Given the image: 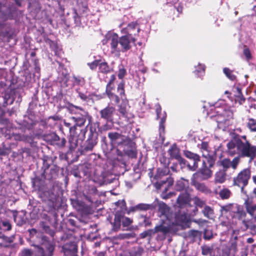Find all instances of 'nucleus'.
<instances>
[{
    "mask_svg": "<svg viewBox=\"0 0 256 256\" xmlns=\"http://www.w3.org/2000/svg\"><path fill=\"white\" fill-rule=\"evenodd\" d=\"M241 137L245 140L244 142L240 138H236L227 144L228 154L230 156L240 154L242 156L254 158L256 154V146H252L246 140V136Z\"/></svg>",
    "mask_w": 256,
    "mask_h": 256,
    "instance_id": "f257e3e1",
    "label": "nucleus"
},
{
    "mask_svg": "<svg viewBox=\"0 0 256 256\" xmlns=\"http://www.w3.org/2000/svg\"><path fill=\"white\" fill-rule=\"evenodd\" d=\"M105 40L106 43L110 45L112 52H126L128 50V35L122 36L119 38L116 34H110L106 35Z\"/></svg>",
    "mask_w": 256,
    "mask_h": 256,
    "instance_id": "f03ea898",
    "label": "nucleus"
},
{
    "mask_svg": "<svg viewBox=\"0 0 256 256\" xmlns=\"http://www.w3.org/2000/svg\"><path fill=\"white\" fill-rule=\"evenodd\" d=\"M116 208L115 209L120 208V210H117L115 215L114 221L112 222V230L118 231L120 227L121 222L124 227L128 226V218L124 217V212L126 210V202L124 200H119L114 203Z\"/></svg>",
    "mask_w": 256,
    "mask_h": 256,
    "instance_id": "7ed1b4c3",
    "label": "nucleus"
},
{
    "mask_svg": "<svg viewBox=\"0 0 256 256\" xmlns=\"http://www.w3.org/2000/svg\"><path fill=\"white\" fill-rule=\"evenodd\" d=\"M76 110L70 109V112L74 116L70 118V120H72L74 124L78 126L79 127L84 126L86 123V120H88V124L87 126H90L92 128V116L88 112L85 110L81 107L78 106H74Z\"/></svg>",
    "mask_w": 256,
    "mask_h": 256,
    "instance_id": "20e7f679",
    "label": "nucleus"
},
{
    "mask_svg": "<svg viewBox=\"0 0 256 256\" xmlns=\"http://www.w3.org/2000/svg\"><path fill=\"white\" fill-rule=\"evenodd\" d=\"M251 172L250 168H244L241 170L238 175L233 178V184L240 188L241 192L246 194L244 188L248 185L250 178Z\"/></svg>",
    "mask_w": 256,
    "mask_h": 256,
    "instance_id": "39448f33",
    "label": "nucleus"
},
{
    "mask_svg": "<svg viewBox=\"0 0 256 256\" xmlns=\"http://www.w3.org/2000/svg\"><path fill=\"white\" fill-rule=\"evenodd\" d=\"M217 112L219 113L216 118L218 126L224 130L230 124V120L232 118L233 112L229 109H224L222 112Z\"/></svg>",
    "mask_w": 256,
    "mask_h": 256,
    "instance_id": "423d86ee",
    "label": "nucleus"
},
{
    "mask_svg": "<svg viewBox=\"0 0 256 256\" xmlns=\"http://www.w3.org/2000/svg\"><path fill=\"white\" fill-rule=\"evenodd\" d=\"M98 143V134L94 132L92 128H90V134L88 135L87 140L81 146L80 152L82 154H86V153L92 152L94 147Z\"/></svg>",
    "mask_w": 256,
    "mask_h": 256,
    "instance_id": "0eeeda50",
    "label": "nucleus"
},
{
    "mask_svg": "<svg viewBox=\"0 0 256 256\" xmlns=\"http://www.w3.org/2000/svg\"><path fill=\"white\" fill-rule=\"evenodd\" d=\"M69 242L66 243L62 246V250L65 256H78V244L80 238L71 236Z\"/></svg>",
    "mask_w": 256,
    "mask_h": 256,
    "instance_id": "6e6552de",
    "label": "nucleus"
},
{
    "mask_svg": "<svg viewBox=\"0 0 256 256\" xmlns=\"http://www.w3.org/2000/svg\"><path fill=\"white\" fill-rule=\"evenodd\" d=\"M42 247L36 246L37 256H52L56 246V243L54 240L44 241L42 244Z\"/></svg>",
    "mask_w": 256,
    "mask_h": 256,
    "instance_id": "1a4fd4ad",
    "label": "nucleus"
},
{
    "mask_svg": "<svg viewBox=\"0 0 256 256\" xmlns=\"http://www.w3.org/2000/svg\"><path fill=\"white\" fill-rule=\"evenodd\" d=\"M4 130V137L8 142L12 139L16 141L28 142L30 139V136L28 135L16 132L17 130L16 128H12V130H2V131Z\"/></svg>",
    "mask_w": 256,
    "mask_h": 256,
    "instance_id": "9d476101",
    "label": "nucleus"
},
{
    "mask_svg": "<svg viewBox=\"0 0 256 256\" xmlns=\"http://www.w3.org/2000/svg\"><path fill=\"white\" fill-rule=\"evenodd\" d=\"M116 153L118 156L124 158L128 156V137L125 136L118 141Z\"/></svg>",
    "mask_w": 256,
    "mask_h": 256,
    "instance_id": "9b49d317",
    "label": "nucleus"
},
{
    "mask_svg": "<svg viewBox=\"0 0 256 256\" xmlns=\"http://www.w3.org/2000/svg\"><path fill=\"white\" fill-rule=\"evenodd\" d=\"M189 221L190 216L186 213L181 212L176 215L174 220H170V222L174 227V226H178L182 228L188 225Z\"/></svg>",
    "mask_w": 256,
    "mask_h": 256,
    "instance_id": "f8f14e48",
    "label": "nucleus"
},
{
    "mask_svg": "<svg viewBox=\"0 0 256 256\" xmlns=\"http://www.w3.org/2000/svg\"><path fill=\"white\" fill-rule=\"evenodd\" d=\"M116 111L114 107L108 105L100 112V118L107 122H113L114 116Z\"/></svg>",
    "mask_w": 256,
    "mask_h": 256,
    "instance_id": "ddd939ff",
    "label": "nucleus"
},
{
    "mask_svg": "<svg viewBox=\"0 0 256 256\" xmlns=\"http://www.w3.org/2000/svg\"><path fill=\"white\" fill-rule=\"evenodd\" d=\"M184 154L186 158L192 161L191 162H188V167L191 170H195L198 167V162L200 161V156L190 151H186Z\"/></svg>",
    "mask_w": 256,
    "mask_h": 256,
    "instance_id": "4468645a",
    "label": "nucleus"
},
{
    "mask_svg": "<svg viewBox=\"0 0 256 256\" xmlns=\"http://www.w3.org/2000/svg\"><path fill=\"white\" fill-rule=\"evenodd\" d=\"M200 149L202 156L208 159L210 163V166H212L214 162L213 156L214 152L210 150L208 143L206 142H202L200 146Z\"/></svg>",
    "mask_w": 256,
    "mask_h": 256,
    "instance_id": "2eb2a0df",
    "label": "nucleus"
},
{
    "mask_svg": "<svg viewBox=\"0 0 256 256\" xmlns=\"http://www.w3.org/2000/svg\"><path fill=\"white\" fill-rule=\"evenodd\" d=\"M140 28L136 22L129 24V44L132 42L134 43L138 37Z\"/></svg>",
    "mask_w": 256,
    "mask_h": 256,
    "instance_id": "dca6fc26",
    "label": "nucleus"
},
{
    "mask_svg": "<svg viewBox=\"0 0 256 256\" xmlns=\"http://www.w3.org/2000/svg\"><path fill=\"white\" fill-rule=\"evenodd\" d=\"M78 126H76L74 124H73L72 127H71V128H70L69 130V136L77 138L78 137H79L80 140H83L86 137V134L88 132V126H86L84 128L81 129L79 134H78L76 132Z\"/></svg>",
    "mask_w": 256,
    "mask_h": 256,
    "instance_id": "f3484780",
    "label": "nucleus"
},
{
    "mask_svg": "<svg viewBox=\"0 0 256 256\" xmlns=\"http://www.w3.org/2000/svg\"><path fill=\"white\" fill-rule=\"evenodd\" d=\"M164 223L160 226H156V232H161L164 235L171 232L174 228L170 222V219L168 218L164 220Z\"/></svg>",
    "mask_w": 256,
    "mask_h": 256,
    "instance_id": "a211bd4d",
    "label": "nucleus"
},
{
    "mask_svg": "<svg viewBox=\"0 0 256 256\" xmlns=\"http://www.w3.org/2000/svg\"><path fill=\"white\" fill-rule=\"evenodd\" d=\"M156 110L157 118L160 120V132L161 134L164 130V123L166 118V114L165 112H162L161 106L158 104L156 105Z\"/></svg>",
    "mask_w": 256,
    "mask_h": 256,
    "instance_id": "6ab92c4d",
    "label": "nucleus"
},
{
    "mask_svg": "<svg viewBox=\"0 0 256 256\" xmlns=\"http://www.w3.org/2000/svg\"><path fill=\"white\" fill-rule=\"evenodd\" d=\"M17 146L15 142H10L7 140H5L2 143V148L0 147V156H5L8 155L12 148H14Z\"/></svg>",
    "mask_w": 256,
    "mask_h": 256,
    "instance_id": "aec40b11",
    "label": "nucleus"
},
{
    "mask_svg": "<svg viewBox=\"0 0 256 256\" xmlns=\"http://www.w3.org/2000/svg\"><path fill=\"white\" fill-rule=\"evenodd\" d=\"M50 141L52 144L56 146L58 148H64L66 142L65 138H60L56 133H53L50 134Z\"/></svg>",
    "mask_w": 256,
    "mask_h": 256,
    "instance_id": "412c9836",
    "label": "nucleus"
},
{
    "mask_svg": "<svg viewBox=\"0 0 256 256\" xmlns=\"http://www.w3.org/2000/svg\"><path fill=\"white\" fill-rule=\"evenodd\" d=\"M116 80V76L114 74H112L110 76V80L109 82L108 83L106 87V92L110 98H112L114 96L115 98V102L116 103H118L120 102V98L119 97L114 94L111 92V90L113 88L110 86L111 84L114 82Z\"/></svg>",
    "mask_w": 256,
    "mask_h": 256,
    "instance_id": "4be33fe9",
    "label": "nucleus"
},
{
    "mask_svg": "<svg viewBox=\"0 0 256 256\" xmlns=\"http://www.w3.org/2000/svg\"><path fill=\"white\" fill-rule=\"evenodd\" d=\"M168 154L172 158L178 160L180 164H185V161L180 156L179 150L176 145H173L168 150Z\"/></svg>",
    "mask_w": 256,
    "mask_h": 256,
    "instance_id": "5701e85b",
    "label": "nucleus"
},
{
    "mask_svg": "<svg viewBox=\"0 0 256 256\" xmlns=\"http://www.w3.org/2000/svg\"><path fill=\"white\" fill-rule=\"evenodd\" d=\"M59 170L60 168L58 166L54 164L50 168V172L48 174L46 172V173L42 177L44 179L52 180L53 178H55L56 177L58 176Z\"/></svg>",
    "mask_w": 256,
    "mask_h": 256,
    "instance_id": "b1692460",
    "label": "nucleus"
},
{
    "mask_svg": "<svg viewBox=\"0 0 256 256\" xmlns=\"http://www.w3.org/2000/svg\"><path fill=\"white\" fill-rule=\"evenodd\" d=\"M244 205L247 212L254 216L256 212V204H253L252 200L247 198L244 200Z\"/></svg>",
    "mask_w": 256,
    "mask_h": 256,
    "instance_id": "393cba45",
    "label": "nucleus"
},
{
    "mask_svg": "<svg viewBox=\"0 0 256 256\" xmlns=\"http://www.w3.org/2000/svg\"><path fill=\"white\" fill-rule=\"evenodd\" d=\"M190 196L188 192L182 194L177 199V203L180 207L184 206L190 202Z\"/></svg>",
    "mask_w": 256,
    "mask_h": 256,
    "instance_id": "a878e982",
    "label": "nucleus"
},
{
    "mask_svg": "<svg viewBox=\"0 0 256 256\" xmlns=\"http://www.w3.org/2000/svg\"><path fill=\"white\" fill-rule=\"evenodd\" d=\"M202 167L199 172V173L201 174L202 178L203 180H206L210 178L212 175V170L208 168L206 166V162H203Z\"/></svg>",
    "mask_w": 256,
    "mask_h": 256,
    "instance_id": "bb28decb",
    "label": "nucleus"
},
{
    "mask_svg": "<svg viewBox=\"0 0 256 256\" xmlns=\"http://www.w3.org/2000/svg\"><path fill=\"white\" fill-rule=\"evenodd\" d=\"M238 204H229L225 206H221L220 212L222 214L230 212L232 216L234 210L236 209Z\"/></svg>",
    "mask_w": 256,
    "mask_h": 256,
    "instance_id": "cd10ccee",
    "label": "nucleus"
},
{
    "mask_svg": "<svg viewBox=\"0 0 256 256\" xmlns=\"http://www.w3.org/2000/svg\"><path fill=\"white\" fill-rule=\"evenodd\" d=\"M246 212L244 211L240 205H238L236 209L232 214V217L239 220H242L246 217Z\"/></svg>",
    "mask_w": 256,
    "mask_h": 256,
    "instance_id": "c85d7f7f",
    "label": "nucleus"
},
{
    "mask_svg": "<svg viewBox=\"0 0 256 256\" xmlns=\"http://www.w3.org/2000/svg\"><path fill=\"white\" fill-rule=\"evenodd\" d=\"M162 159L164 160V162L165 167L163 168H158L156 174V175L154 177V178L157 180H158L162 176L166 175L168 173V170L166 166V164H167V163H166L167 160L164 157L162 158Z\"/></svg>",
    "mask_w": 256,
    "mask_h": 256,
    "instance_id": "c756f323",
    "label": "nucleus"
},
{
    "mask_svg": "<svg viewBox=\"0 0 256 256\" xmlns=\"http://www.w3.org/2000/svg\"><path fill=\"white\" fill-rule=\"evenodd\" d=\"M226 180V173L225 171L220 170L216 172L214 176V182L216 183L222 184Z\"/></svg>",
    "mask_w": 256,
    "mask_h": 256,
    "instance_id": "7c9ffc66",
    "label": "nucleus"
},
{
    "mask_svg": "<svg viewBox=\"0 0 256 256\" xmlns=\"http://www.w3.org/2000/svg\"><path fill=\"white\" fill-rule=\"evenodd\" d=\"M188 181L183 178L178 180L176 185V190L180 191L186 190L188 187Z\"/></svg>",
    "mask_w": 256,
    "mask_h": 256,
    "instance_id": "2f4dec72",
    "label": "nucleus"
},
{
    "mask_svg": "<svg viewBox=\"0 0 256 256\" xmlns=\"http://www.w3.org/2000/svg\"><path fill=\"white\" fill-rule=\"evenodd\" d=\"M158 210L166 218V219L170 218L168 216L169 208L163 202L158 203Z\"/></svg>",
    "mask_w": 256,
    "mask_h": 256,
    "instance_id": "473e14b6",
    "label": "nucleus"
},
{
    "mask_svg": "<svg viewBox=\"0 0 256 256\" xmlns=\"http://www.w3.org/2000/svg\"><path fill=\"white\" fill-rule=\"evenodd\" d=\"M117 92L119 93L120 98L122 102L127 100L126 94L124 92V83L123 82H120L118 86Z\"/></svg>",
    "mask_w": 256,
    "mask_h": 256,
    "instance_id": "72a5a7b5",
    "label": "nucleus"
},
{
    "mask_svg": "<svg viewBox=\"0 0 256 256\" xmlns=\"http://www.w3.org/2000/svg\"><path fill=\"white\" fill-rule=\"evenodd\" d=\"M150 206L146 204H140L134 206L129 207V213L135 212L139 210H146L150 208Z\"/></svg>",
    "mask_w": 256,
    "mask_h": 256,
    "instance_id": "f704fd0d",
    "label": "nucleus"
},
{
    "mask_svg": "<svg viewBox=\"0 0 256 256\" xmlns=\"http://www.w3.org/2000/svg\"><path fill=\"white\" fill-rule=\"evenodd\" d=\"M235 231H234V238H232L229 242V250L236 252L238 250L237 249V236H234Z\"/></svg>",
    "mask_w": 256,
    "mask_h": 256,
    "instance_id": "c9c22d12",
    "label": "nucleus"
},
{
    "mask_svg": "<svg viewBox=\"0 0 256 256\" xmlns=\"http://www.w3.org/2000/svg\"><path fill=\"white\" fill-rule=\"evenodd\" d=\"M231 191L226 188H224L218 192V195L222 200L228 199L231 196Z\"/></svg>",
    "mask_w": 256,
    "mask_h": 256,
    "instance_id": "e433bc0d",
    "label": "nucleus"
},
{
    "mask_svg": "<svg viewBox=\"0 0 256 256\" xmlns=\"http://www.w3.org/2000/svg\"><path fill=\"white\" fill-rule=\"evenodd\" d=\"M136 154L137 151L135 142L129 141V158H134L136 156Z\"/></svg>",
    "mask_w": 256,
    "mask_h": 256,
    "instance_id": "4c0bfd02",
    "label": "nucleus"
},
{
    "mask_svg": "<svg viewBox=\"0 0 256 256\" xmlns=\"http://www.w3.org/2000/svg\"><path fill=\"white\" fill-rule=\"evenodd\" d=\"M12 226L8 220H0V230L2 231H10L12 230Z\"/></svg>",
    "mask_w": 256,
    "mask_h": 256,
    "instance_id": "58836bf2",
    "label": "nucleus"
},
{
    "mask_svg": "<svg viewBox=\"0 0 256 256\" xmlns=\"http://www.w3.org/2000/svg\"><path fill=\"white\" fill-rule=\"evenodd\" d=\"M108 137L110 140L112 142H114L116 140H118V141L121 140L122 138H124L125 136H124L121 135L120 134H119L118 132H110L108 134Z\"/></svg>",
    "mask_w": 256,
    "mask_h": 256,
    "instance_id": "ea45409f",
    "label": "nucleus"
},
{
    "mask_svg": "<svg viewBox=\"0 0 256 256\" xmlns=\"http://www.w3.org/2000/svg\"><path fill=\"white\" fill-rule=\"evenodd\" d=\"M68 144L69 151L72 152L78 146V138L69 136Z\"/></svg>",
    "mask_w": 256,
    "mask_h": 256,
    "instance_id": "a19ab883",
    "label": "nucleus"
},
{
    "mask_svg": "<svg viewBox=\"0 0 256 256\" xmlns=\"http://www.w3.org/2000/svg\"><path fill=\"white\" fill-rule=\"evenodd\" d=\"M128 104V100H126L125 102H122L119 108V112L122 114V115L126 118L127 117V111H126V106Z\"/></svg>",
    "mask_w": 256,
    "mask_h": 256,
    "instance_id": "79ce46f5",
    "label": "nucleus"
},
{
    "mask_svg": "<svg viewBox=\"0 0 256 256\" xmlns=\"http://www.w3.org/2000/svg\"><path fill=\"white\" fill-rule=\"evenodd\" d=\"M246 125L251 132H256V120L252 118H248Z\"/></svg>",
    "mask_w": 256,
    "mask_h": 256,
    "instance_id": "37998d69",
    "label": "nucleus"
},
{
    "mask_svg": "<svg viewBox=\"0 0 256 256\" xmlns=\"http://www.w3.org/2000/svg\"><path fill=\"white\" fill-rule=\"evenodd\" d=\"M99 70L102 73L107 74L110 72V67L106 62H103L99 64Z\"/></svg>",
    "mask_w": 256,
    "mask_h": 256,
    "instance_id": "c03bdc74",
    "label": "nucleus"
},
{
    "mask_svg": "<svg viewBox=\"0 0 256 256\" xmlns=\"http://www.w3.org/2000/svg\"><path fill=\"white\" fill-rule=\"evenodd\" d=\"M74 84L75 85L83 86L85 84L86 81L84 78L80 76H73Z\"/></svg>",
    "mask_w": 256,
    "mask_h": 256,
    "instance_id": "a18cd8bd",
    "label": "nucleus"
},
{
    "mask_svg": "<svg viewBox=\"0 0 256 256\" xmlns=\"http://www.w3.org/2000/svg\"><path fill=\"white\" fill-rule=\"evenodd\" d=\"M41 226L42 229L46 233L49 234L51 236L54 237L55 234V232L50 229V227L47 225L45 222H42Z\"/></svg>",
    "mask_w": 256,
    "mask_h": 256,
    "instance_id": "49530a36",
    "label": "nucleus"
},
{
    "mask_svg": "<svg viewBox=\"0 0 256 256\" xmlns=\"http://www.w3.org/2000/svg\"><path fill=\"white\" fill-rule=\"evenodd\" d=\"M202 212L204 216L208 218H211L214 214L213 210L208 206H206L204 208Z\"/></svg>",
    "mask_w": 256,
    "mask_h": 256,
    "instance_id": "de8ad7c7",
    "label": "nucleus"
},
{
    "mask_svg": "<svg viewBox=\"0 0 256 256\" xmlns=\"http://www.w3.org/2000/svg\"><path fill=\"white\" fill-rule=\"evenodd\" d=\"M238 156L235 157L232 161H230V167H232L234 170H236L238 164L240 162V157H243L241 156L240 154H238Z\"/></svg>",
    "mask_w": 256,
    "mask_h": 256,
    "instance_id": "09e8293b",
    "label": "nucleus"
},
{
    "mask_svg": "<svg viewBox=\"0 0 256 256\" xmlns=\"http://www.w3.org/2000/svg\"><path fill=\"white\" fill-rule=\"evenodd\" d=\"M196 68L194 73L198 75V76H200L201 74L204 73L205 70V66L204 64H199Z\"/></svg>",
    "mask_w": 256,
    "mask_h": 256,
    "instance_id": "8fccbe9b",
    "label": "nucleus"
},
{
    "mask_svg": "<svg viewBox=\"0 0 256 256\" xmlns=\"http://www.w3.org/2000/svg\"><path fill=\"white\" fill-rule=\"evenodd\" d=\"M226 76L230 80H234L236 78V76L233 74L232 71L228 68H224L223 70Z\"/></svg>",
    "mask_w": 256,
    "mask_h": 256,
    "instance_id": "3c124183",
    "label": "nucleus"
},
{
    "mask_svg": "<svg viewBox=\"0 0 256 256\" xmlns=\"http://www.w3.org/2000/svg\"><path fill=\"white\" fill-rule=\"evenodd\" d=\"M168 183V186L170 187L173 184V180L171 178H167L166 180H162V182L158 181L156 184L158 186V188H161L163 184H166Z\"/></svg>",
    "mask_w": 256,
    "mask_h": 256,
    "instance_id": "603ef678",
    "label": "nucleus"
},
{
    "mask_svg": "<svg viewBox=\"0 0 256 256\" xmlns=\"http://www.w3.org/2000/svg\"><path fill=\"white\" fill-rule=\"evenodd\" d=\"M48 160L52 161L51 158H48L47 160L44 159L43 160V166L42 168H44V172L42 174V177L44 176V174L46 173L47 170H48L49 168L50 167V164L48 162Z\"/></svg>",
    "mask_w": 256,
    "mask_h": 256,
    "instance_id": "864d4df0",
    "label": "nucleus"
},
{
    "mask_svg": "<svg viewBox=\"0 0 256 256\" xmlns=\"http://www.w3.org/2000/svg\"><path fill=\"white\" fill-rule=\"evenodd\" d=\"M194 185L199 190L202 192H206L208 190V188L203 184L199 182H194Z\"/></svg>",
    "mask_w": 256,
    "mask_h": 256,
    "instance_id": "5fc2aeb1",
    "label": "nucleus"
},
{
    "mask_svg": "<svg viewBox=\"0 0 256 256\" xmlns=\"http://www.w3.org/2000/svg\"><path fill=\"white\" fill-rule=\"evenodd\" d=\"M70 75L69 74H66L65 77H60V82L64 86H68V82L69 81Z\"/></svg>",
    "mask_w": 256,
    "mask_h": 256,
    "instance_id": "6e6d98bb",
    "label": "nucleus"
},
{
    "mask_svg": "<svg viewBox=\"0 0 256 256\" xmlns=\"http://www.w3.org/2000/svg\"><path fill=\"white\" fill-rule=\"evenodd\" d=\"M100 61V60H96L92 62L88 63V64L92 70H94L99 66Z\"/></svg>",
    "mask_w": 256,
    "mask_h": 256,
    "instance_id": "4d7b16f0",
    "label": "nucleus"
},
{
    "mask_svg": "<svg viewBox=\"0 0 256 256\" xmlns=\"http://www.w3.org/2000/svg\"><path fill=\"white\" fill-rule=\"evenodd\" d=\"M222 166L226 168L230 167V160L228 158L224 159L221 161Z\"/></svg>",
    "mask_w": 256,
    "mask_h": 256,
    "instance_id": "13d9d810",
    "label": "nucleus"
},
{
    "mask_svg": "<svg viewBox=\"0 0 256 256\" xmlns=\"http://www.w3.org/2000/svg\"><path fill=\"white\" fill-rule=\"evenodd\" d=\"M32 250L28 248L24 249L20 253V256H32Z\"/></svg>",
    "mask_w": 256,
    "mask_h": 256,
    "instance_id": "bf43d9fd",
    "label": "nucleus"
},
{
    "mask_svg": "<svg viewBox=\"0 0 256 256\" xmlns=\"http://www.w3.org/2000/svg\"><path fill=\"white\" fill-rule=\"evenodd\" d=\"M36 124V121H32L30 123H26V124H24V126L27 130H32L34 128Z\"/></svg>",
    "mask_w": 256,
    "mask_h": 256,
    "instance_id": "052dcab7",
    "label": "nucleus"
},
{
    "mask_svg": "<svg viewBox=\"0 0 256 256\" xmlns=\"http://www.w3.org/2000/svg\"><path fill=\"white\" fill-rule=\"evenodd\" d=\"M168 190V187L165 188L164 190V192L162 194V198L164 199H166L168 198H170L171 196L174 195V192H170L168 195H165V192H166V191Z\"/></svg>",
    "mask_w": 256,
    "mask_h": 256,
    "instance_id": "680f3d73",
    "label": "nucleus"
},
{
    "mask_svg": "<svg viewBox=\"0 0 256 256\" xmlns=\"http://www.w3.org/2000/svg\"><path fill=\"white\" fill-rule=\"evenodd\" d=\"M194 203L196 206L199 207H202L204 205V202L198 198H194Z\"/></svg>",
    "mask_w": 256,
    "mask_h": 256,
    "instance_id": "e2e57ef3",
    "label": "nucleus"
},
{
    "mask_svg": "<svg viewBox=\"0 0 256 256\" xmlns=\"http://www.w3.org/2000/svg\"><path fill=\"white\" fill-rule=\"evenodd\" d=\"M236 102H238V103L240 104H242L244 102L245 98H244V97L242 96V94L236 95Z\"/></svg>",
    "mask_w": 256,
    "mask_h": 256,
    "instance_id": "0e129e2a",
    "label": "nucleus"
},
{
    "mask_svg": "<svg viewBox=\"0 0 256 256\" xmlns=\"http://www.w3.org/2000/svg\"><path fill=\"white\" fill-rule=\"evenodd\" d=\"M126 74V70L124 68H120L118 72V78L122 79Z\"/></svg>",
    "mask_w": 256,
    "mask_h": 256,
    "instance_id": "69168bd1",
    "label": "nucleus"
},
{
    "mask_svg": "<svg viewBox=\"0 0 256 256\" xmlns=\"http://www.w3.org/2000/svg\"><path fill=\"white\" fill-rule=\"evenodd\" d=\"M0 238H2V240H4L6 242H12V240H10V238L7 236H6L1 232H0Z\"/></svg>",
    "mask_w": 256,
    "mask_h": 256,
    "instance_id": "338daca9",
    "label": "nucleus"
},
{
    "mask_svg": "<svg viewBox=\"0 0 256 256\" xmlns=\"http://www.w3.org/2000/svg\"><path fill=\"white\" fill-rule=\"evenodd\" d=\"M10 98V96L8 94H5L4 96V102L2 104V106L6 107L8 104V99Z\"/></svg>",
    "mask_w": 256,
    "mask_h": 256,
    "instance_id": "774afa93",
    "label": "nucleus"
}]
</instances>
